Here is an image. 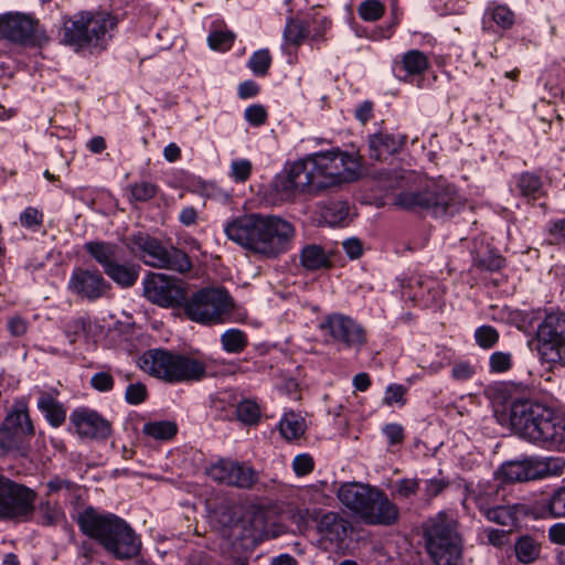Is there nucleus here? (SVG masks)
Segmentation results:
<instances>
[{"label":"nucleus","instance_id":"obj_18","mask_svg":"<svg viewBox=\"0 0 565 565\" xmlns=\"http://www.w3.org/2000/svg\"><path fill=\"white\" fill-rule=\"evenodd\" d=\"M550 463L543 460L527 458L503 463L500 475L509 482H523L541 479L550 472Z\"/></svg>","mask_w":565,"mask_h":565},{"label":"nucleus","instance_id":"obj_36","mask_svg":"<svg viewBox=\"0 0 565 565\" xmlns=\"http://www.w3.org/2000/svg\"><path fill=\"white\" fill-rule=\"evenodd\" d=\"M221 343L226 352L241 353L247 345V337L238 329H230L221 335Z\"/></svg>","mask_w":565,"mask_h":565},{"label":"nucleus","instance_id":"obj_31","mask_svg":"<svg viewBox=\"0 0 565 565\" xmlns=\"http://www.w3.org/2000/svg\"><path fill=\"white\" fill-rule=\"evenodd\" d=\"M401 64L406 72V75L403 77L406 81L407 76L424 73L428 67V58L425 53L418 50H411L403 55Z\"/></svg>","mask_w":565,"mask_h":565},{"label":"nucleus","instance_id":"obj_19","mask_svg":"<svg viewBox=\"0 0 565 565\" xmlns=\"http://www.w3.org/2000/svg\"><path fill=\"white\" fill-rule=\"evenodd\" d=\"M537 337L559 360L565 359V315H548L539 326Z\"/></svg>","mask_w":565,"mask_h":565},{"label":"nucleus","instance_id":"obj_1","mask_svg":"<svg viewBox=\"0 0 565 565\" xmlns=\"http://www.w3.org/2000/svg\"><path fill=\"white\" fill-rule=\"evenodd\" d=\"M359 161L339 150L318 152L291 164L287 175L276 181V190L289 198L295 193L320 191L356 180Z\"/></svg>","mask_w":565,"mask_h":565},{"label":"nucleus","instance_id":"obj_53","mask_svg":"<svg viewBox=\"0 0 565 565\" xmlns=\"http://www.w3.org/2000/svg\"><path fill=\"white\" fill-rule=\"evenodd\" d=\"M156 191V185L147 181L135 183L130 189L132 199L141 202L152 199Z\"/></svg>","mask_w":565,"mask_h":565},{"label":"nucleus","instance_id":"obj_11","mask_svg":"<svg viewBox=\"0 0 565 565\" xmlns=\"http://www.w3.org/2000/svg\"><path fill=\"white\" fill-rule=\"evenodd\" d=\"M0 39L23 46H42L49 40L39 20L22 12L0 15Z\"/></svg>","mask_w":565,"mask_h":565},{"label":"nucleus","instance_id":"obj_25","mask_svg":"<svg viewBox=\"0 0 565 565\" xmlns=\"http://www.w3.org/2000/svg\"><path fill=\"white\" fill-rule=\"evenodd\" d=\"M541 542L529 534L521 535L514 543L515 557L521 564L527 565L536 562L541 557Z\"/></svg>","mask_w":565,"mask_h":565},{"label":"nucleus","instance_id":"obj_40","mask_svg":"<svg viewBox=\"0 0 565 565\" xmlns=\"http://www.w3.org/2000/svg\"><path fill=\"white\" fill-rule=\"evenodd\" d=\"M424 500L430 502L449 487V481L441 477L420 480Z\"/></svg>","mask_w":565,"mask_h":565},{"label":"nucleus","instance_id":"obj_6","mask_svg":"<svg viewBox=\"0 0 565 565\" xmlns=\"http://www.w3.org/2000/svg\"><path fill=\"white\" fill-rule=\"evenodd\" d=\"M395 205L409 211H425L435 217L447 218L459 213L466 201L456 189L446 181L427 183L422 189L401 191L395 198Z\"/></svg>","mask_w":565,"mask_h":565},{"label":"nucleus","instance_id":"obj_39","mask_svg":"<svg viewBox=\"0 0 565 565\" xmlns=\"http://www.w3.org/2000/svg\"><path fill=\"white\" fill-rule=\"evenodd\" d=\"M260 411L258 405L249 399L242 401L236 406V417L246 425L256 424L259 419Z\"/></svg>","mask_w":565,"mask_h":565},{"label":"nucleus","instance_id":"obj_58","mask_svg":"<svg viewBox=\"0 0 565 565\" xmlns=\"http://www.w3.org/2000/svg\"><path fill=\"white\" fill-rule=\"evenodd\" d=\"M20 436L6 427H0V450L7 452L18 447Z\"/></svg>","mask_w":565,"mask_h":565},{"label":"nucleus","instance_id":"obj_10","mask_svg":"<svg viewBox=\"0 0 565 565\" xmlns=\"http://www.w3.org/2000/svg\"><path fill=\"white\" fill-rule=\"evenodd\" d=\"M228 294L221 288H204L183 302L184 312L195 322L210 324L222 321L231 308Z\"/></svg>","mask_w":565,"mask_h":565},{"label":"nucleus","instance_id":"obj_35","mask_svg":"<svg viewBox=\"0 0 565 565\" xmlns=\"http://www.w3.org/2000/svg\"><path fill=\"white\" fill-rule=\"evenodd\" d=\"M177 425L167 420L147 423L142 428L145 435L158 440L172 438L177 434Z\"/></svg>","mask_w":565,"mask_h":565},{"label":"nucleus","instance_id":"obj_33","mask_svg":"<svg viewBox=\"0 0 565 565\" xmlns=\"http://www.w3.org/2000/svg\"><path fill=\"white\" fill-rule=\"evenodd\" d=\"M473 265L487 271H497L504 266V258L486 247L484 250H478L473 256Z\"/></svg>","mask_w":565,"mask_h":565},{"label":"nucleus","instance_id":"obj_2","mask_svg":"<svg viewBox=\"0 0 565 565\" xmlns=\"http://www.w3.org/2000/svg\"><path fill=\"white\" fill-rule=\"evenodd\" d=\"M228 239L244 249L275 258L286 253L295 236L294 225L276 215L249 213L234 217L225 228Z\"/></svg>","mask_w":565,"mask_h":565},{"label":"nucleus","instance_id":"obj_44","mask_svg":"<svg viewBox=\"0 0 565 565\" xmlns=\"http://www.w3.org/2000/svg\"><path fill=\"white\" fill-rule=\"evenodd\" d=\"M271 63V56L268 50H258L250 56L248 61V67L257 76H264Z\"/></svg>","mask_w":565,"mask_h":565},{"label":"nucleus","instance_id":"obj_38","mask_svg":"<svg viewBox=\"0 0 565 565\" xmlns=\"http://www.w3.org/2000/svg\"><path fill=\"white\" fill-rule=\"evenodd\" d=\"M349 215V205L347 202H331L322 212V216L330 225L340 224Z\"/></svg>","mask_w":565,"mask_h":565},{"label":"nucleus","instance_id":"obj_47","mask_svg":"<svg viewBox=\"0 0 565 565\" xmlns=\"http://www.w3.org/2000/svg\"><path fill=\"white\" fill-rule=\"evenodd\" d=\"M359 15L365 21H375L384 13V6L379 0H366L358 8Z\"/></svg>","mask_w":565,"mask_h":565},{"label":"nucleus","instance_id":"obj_3","mask_svg":"<svg viewBox=\"0 0 565 565\" xmlns=\"http://www.w3.org/2000/svg\"><path fill=\"white\" fill-rule=\"evenodd\" d=\"M81 532L95 540L116 559H130L139 555L141 541L124 519L113 513H100L87 507L75 518Z\"/></svg>","mask_w":565,"mask_h":565},{"label":"nucleus","instance_id":"obj_30","mask_svg":"<svg viewBox=\"0 0 565 565\" xmlns=\"http://www.w3.org/2000/svg\"><path fill=\"white\" fill-rule=\"evenodd\" d=\"M481 511L490 522H494L504 526H512L518 520V510L515 505H482Z\"/></svg>","mask_w":565,"mask_h":565},{"label":"nucleus","instance_id":"obj_8","mask_svg":"<svg viewBox=\"0 0 565 565\" xmlns=\"http://www.w3.org/2000/svg\"><path fill=\"white\" fill-rule=\"evenodd\" d=\"M117 19L105 12H81L63 23L62 42L76 51L88 49L102 51L111 38Z\"/></svg>","mask_w":565,"mask_h":565},{"label":"nucleus","instance_id":"obj_9","mask_svg":"<svg viewBox=\"0 0 565 565\" xmlns=\"http://www.w3.org/2000/svg\"><path fill=\"white\" fill-rule=\"evenodd\" d=\"M129 248L143 264L156 267L185 273L191 269L188 255L181 249L164 247L157 238L138 233L131 236Z\"/></svg>","mask_w":565,"mask_h":565},{"label":"nucleus","instance_id":"obj_54","mask_svg":"<svg viewBox=\"0 0 565 565\" xmlns=\"http://www.w3.org/2000/svg\"><path fill=\"white\" fill-rule=\"evenodd\" d=\"M252 172V163L247 159L235 160L231 163V177L236 182H245Z\"/></svg>","mask_w":565,"mask_h":565},{"label":"nucleus","instance_id":"obj_55","mask_svg":"<svg viewBox=\"0 0 565 565\" xmlns=\"http://www.w3.org/2000/svg\"><path fill=\"white\" fill-rule=\"evenodd\" d=\"M244 118L252 126H262L267 119V111L263 105L254 104L244 111Z\"/></svg>","mask_w":565,"mask_h":565},{"label":"nucleus","instance_id":"obj_57","mask_svg":"<svg viewBox=\"0 0 565 565\" xmlns=\"http://www.w3.org/2000/svg\"><path fill=\"white\" fill-rule=\"evenodd\" d=\"M313 466V458L309 454L297 455L292 460V469L299 477L310 473Z\"/></svg>","mask_w":565,"mask_h":565},{"label":"nucleus","instance_id":"obj_62","mask_svg":"<svg viewBox=\"0 0 565 565\" xmlns=\"http://www.w3.org/2000/svg\"><path fill=\"white\" fill-rule=\"evenodd\" d=\"M476 373V370L468 362L456 363L451 369V376L456 381H468Z\"/></svg>","mask_w":565,"mask_h":565},{"label":"nucleus","instance_id":"obj_42","mask_svg":"<svg viewBox=\"0 0 565 565\" xmlns=\"http://www.w3.org/2000/svg\"><path fill=\"white\" fill-rule=\"evenodd\" d=\"M308 35L307 28L298 20L290 19L284 30L285 42L292 45H299Z\"/></svg>","mask_w":565,"mask_h":565},{"label":"nucleus","instance_id":"obj_26","mask_svg":"<svg viewBox=\"0 0 565 565\" xmlns=\"http://www.w3.org/2000/svg\"><path fill=\"white\" fill-rule=\"evenodd\" d=\"M85 250L103 267L104 273L118 260L119 247L114 243L88 242Z\"/></svg>","mask_w":565,"mask_h":565},{"label":"nucleus","instance_id":"obj_34","mask_svg":"<svg viewBox=\"0 0 565 565\" xmlns=\"http://www.w3.org/2000/svg\"><path fill=\"white\" fill-rule=\"evenodd\" d=\"M235 472L232 487L250 489L258 481V473L246 462L235 460Z\"/></svg>","mask_w":565,"mask_h":565},{"label":"nucleus","instance_id":"obj_37","mask_svg":"<svg viewBox=\"0 0 565 565\" xmlns=\"http://www.w3.org/2000/svg\"><path fill=\"white\" fill-rule=\"evenodd\" d=\"M90 330V321L87 318L78 317L65 323L64 334L71 344H74L82 334Z\"/></svg>","mask_w":565,"mask_h":565},{"label":"nucleus","instance_id":"obj_50","mask_svg":"<svg viewBox=\"0 0 565 565\" xmlns=\"http://www.w3.org/2000/svg\"><path fill=\"white\" fill-rule=\"evenodd\" d=\"M420 483V480L405 478L395 482L394 490L398 498L408 499L417 493Z\"/></svg>","mask_w":565,"mask_h":565},{"label":"nucleus","instance_id":"obj_15","mask_svg":"<svg viewBox=\"0 0 565 565\" xmlns=\"http://www.w3.org/2000/svg\"><path fill=\"white\" fill-rule=\"evenodd\" d=\"M320 329L327 331L334 341L349 348H360L366 341L362 326L341 313L327 316L321 322Z\"/></svg>","mask_w":565,"mask_h":565},{"label":"nucleus","instance_id":"obj_28","mask_svg":"<svg viewBox=\"0 0 565 565\" xmlns=\"http://www.w3.org/2000/svg\"><path fill=\"white\" fill-rule=\"evenodd\" d=\"M306 429V419L299 413L292 411L285 413L279 422V431L288 441L302 437Z\"/></svg>","mask_w":565,"mask_h":565},{"label":"nucleus","instance_id":"obj_59","mask_svg":"<svg viewBox=\"0 0 565 565\" xmlns=\"http://www.w3.org/2000/svg\"><path fill=\"white\" fill-rule=\"evenodd\" d=\"M414 179V173L411 171H390L386 172L387 188H399L404 184H409Z\"/></svg>","mask_w":565,"mask_h":565},{"label":"nucleus","instance_id":"obj_45","mask_svg":"<svg viewBox=\"0 0 565 565\" xmlns=\"http://www.w3.org/2000/svg\"><path fill=\"white\" fill-rule=\"evenodd\" d=\"M518 186L521 193L525 196L536 198L541 194L542 182L541 179L533 173H523L520 179Z\"/></svg>","mask_w":565,"mask_h":565},{"label":"nucleus","instance_id":"obj_23","mask_svg":"<svg viewBox=\"0 0 565 565\" xmlns=\"http://www.w3.org/2000/svg\"><path fill=\"white\" fill-rule=\"evenodd\" d=\"M3 425L20 435H34V427L29 416L28 404L24 398L15 399L11 412L7 415Z\"/></svg>","mask_w":565,"mask_h":565},{"label":"nucleus","instance_id":"obj_32","mask_svg":"<svg viewBox=\"0 0 565 565\" xmlns=\"http://www.w3.org/2000/svg\"><path fill=\"white\" fill-rule=\"evenodd\" d=\"M235 468V460L222 458L209 467L207 475L214 481L232 487Z\"/></svg>","mask_w":565,"mask_h":565},{"label":"nucleus","instance_id":"obj_49","mask_svg":"<svg viewBox=\"0 0 565 565\" xmlns=\"http://www.w3.org/2000/svg\"><path fill=\"white\" fill-rule=\"evenodd\" d=\"M489 366L491 373L507 372L512 366V355L508 352H493L489 359Z\"/></svg>","mask_w":565,"mask_h":565},{"label":"nucleus","instance_id":"obj_12","mask_svg":"<svg viewBox=\"0 0 565 565\" xmlns=\"http://www.w3.org/2000/svg\"><path fill=\"white\" fill-rule=\"evenodd\" d=\"M35 493L0 471V519H20L34 510Z\"/></svg>","mask_w":565,"mask_h":565},{"label":"nucleus","instance_id":"obj_48","mask_svg":"<svg viewBox=\"0 0 565 565\" xmlns=\"http://www.w3.org/2000/svg\"><path fill=\"white\" fill-rule=\"evenodd\" d=\"M475 339L479 347L490 349L498 342L499 333L491 326H482L476 330Z\"/></svg>","mask_w":565,"mask_h":565},{"label":"nucleus","instance_id":"obj_16","mask_svg":"<svg viewBox=\"0 0 565 565\" xmlns=\"http://www.w3.org/2000/svg\"><path fill=\"white\" fill-rule=\"evenodd\" d=\"M70 422L82 438L106 439L110 436L111 425L97 412L89 408H76Z\"/></svg>","mask_w":565,"mask_h":565},{"label":"nucleus","instance_id":"obj_14","mask_svg":"<svg viewBox=\"0 0 565 565\" xmlns=\"http://www.w3.org/2000/svg\"><path fill=\"white\" fill-rule=\"evenodd\" d=\"M68 290L88 301L105 297L111 286L97 269L75 268L67 284Z\"/></svg>","mask_w":565,"mask_h":565},{"label":"nucleus","instance_id":"obj_52","mask_svg":"<svg viewBox=\"0 0 565 565\" xmlns=\"http://www.w3.org/2000/svg\"><path fill=\"white\" fill-rule=\"evenodd\" d=\"M147 396V387L140 382L128 385L125 392V399L130 405L141 404L146 401Z\"/></svg>","mask_w":565,"mask_h":565},{"label":"nucleus","instance_id":"obj_29","mask_svg":"<svg viewBox=\"0 0 565 565\" xmlns=\"http://www.w3.org/2000/svg\"><path fill=\"white\" fill-rule=\"evenodd\" d=\"M300 263L308 270H318L331 265L328 254L321 246L316 244H310L302 248Z\"/></svg>","mask_w":565,"mask_h":565},{"label":"nucleus","instance_id":"obj_56","mask_svg":"<svg viewBox=\"0 0 565 565\" xmlns=\"http://www.w3.org/2000/svg\"><path fill=\"white\" fill-rule=\"evenodd\" d=\"M90 386L98 392H109L114 388V377L109 372H97L90 377Z\"/></svg>","mask_w":565,"mask_h":565},{"label":"nucleus","instance_id":"obj_13","mask_svg":"<svg viewBox=\"0 0 565 565\" xmlns=\"http://www.w3.org/2000/svg\"><path fill=\"white\" fill-rule=\"evenodd\" d=\"M143 296L154 305L174 308L183 305L186 290L182 281L164 274L150 273L142 281Z\"/></svg>","mask_w":565,"mask_h":565},{"label":"nucleus","instance_id":"obj_51","mask_svg":"<svg viewBox=\"0 0 565 565\" xmlns=\"http://www.w3.org/2000/svg\"><path fill=\"white\" fill-rule=\"evenodd\" d=\"M548 511L554 518H565V487L557 489L551 497Z\"/></svg>","mask_w":565,"mask_h":565},{"label":"nucleus","instance_id":"obj_60","mask_svg":"<svg viewBox=\"0 0 565 565\" xmlns=\"http://www.w3.org/2000/svg\"><path fill=\"white\" fill-rule=\"evenodd\" d=\"M382 433L387 438L391 446L402 444L404 440V429L399 424H386L382 428Z\"/></svg>","mask_w":565,"mask_h":565},{"label":"nucleus","instance_id":"obj_4","mask_svg":"<svg viewBox=\"0 0 565 565\" xmlns=\"http://www.w3.org/2000/svg\"><path fill=\"white\" fill-rule=\"evenodd\" d=\"M511 429L520 437L548 449H565V419L553 409L527 399L511 404Z\"/></svg>","mask_w":565,"mask_h":565},{"label":"nucleus","instance_id":"obj_41","mask_svg":"<svg viewBox=\"0 0 565 565\" xmlns=\"http://www.w3.org/2000/svg\"><path fill=\"white\" fill-rule=\"evenodd\" d=\"M40 523L45 526H52L60 524L65 515L60 507L51 504L50 502L42 503L40 505Z\"/></svg>","mask_w":565,"mask_h":565},{"label":"nucleus","instance_id":"obj_21","mask_svg":"<svg viewBox=\"0 0 565 565\" xmlns=\"http://www.w3.org/2000/svg\"><path fill=\"white\" fill-rule=\"evenodd\" d=\"M318 531L326 540L342 543L351 532V524L340 514L328 512L320 519Z\"/></svg>","mask_w":565,"mask_h":565},{"label":"nucleus","instance_id":"obj_46","mask_svg":"<svg viewBox=\"0 0 565 565\" xmlns=\"http://www.w3.org/2000/svg\"><path fill=\"white\" fill-rule=\"evenodd\" d=\"M234 39H235V34L233 32L227 31V30H225V31L218 30V31L212 32L209 35L207 42L212 50H217V51L224 52L232 47Z\"/></svg>","mask_w":565,"mask_h":565},{"label":"nucleus","instance_id":"obj_27","mask_svg":"<svg viewBox=\"0 0 565 565\" xmlns=\"http://www.w3.org/2000/svg\"><path fill=\"white\" fill-rule=\"evenodd\" d=\"M139 265L136 264H120L118 260L109 268H106L105 274L122 288L134 286L139 277Z\"/></svg>","mask_w":565,"mask_h":565},{"label":"nucleus","instance_id":"obj_22","mask_svg":"<svg viewBox=\"0 0 565 565\" xmlns=\"http://www.w3.org/2000/svg\"><path fill=\"white\" fill-rule=\"evenodd\" d=\"M405 136L377 132L369 138V153L372 159L381 160L384 156L392 154L403 147Z\"/></svg>","mask_w":565,"mask_h":565},{"label":"nucleus","instance_id":"obj_7","mask_svg":"<svg viewBox=\"0 0 565 565\" xmlns=\"http://www.w3.org/2000/svg\"><path fill=\"white\" fill-rule=\"evenodd\" d=\"M139 366L149 375L168 383L200 381L206 374L202 361L163 349L147 350L139 360Z\"/></svg>","mask_w":565,"mask_h":565},{"label":"nucleus","instance_id":"obj_20","mask_svg":"<svg viewBox=\"0 0 565 565\" xmlns=\"http://www.w3.org/2000/svg\"><path fill=\"white\" fill-rule=\"evenodd\" d=\"M375 489L361 483H344L338 490L340 502L361 519Z\"/></svg>","mask_w":565,"mask_h":565},{"label":"nucleus","instance_id":"obj_43","mask_svg":"<svg viewBox=\"0 0 565 565\" xmlns=\"http://www.w3.org/2000/svg\"><path fill=\"white\" fill-rule=\"evenodd\" d=\"M492 20L501 28L508 29L514 22V13L504 4H490L487 9Z\"/></svg>","mask_w":565,"mask_h":565},{"label":"nucleus","instance_id":"obj_63","mask_svg":"<svg viewBox=\"0 0 565 565\" xmlns=\"http://www.w3.org/2000/svg\"><path fill=\"white\" fill-rule=\"evenodd\" d=\"M405 390L402 385L398 384H392L387 386L385 391L384 396V403L388 406L393 405L394 403L404 404V396Z\"/></svg>","mask_w":565,"mask_h":565},{"label":"nucleus","instance_id":"obj_17","mask_svg":"<svg viewBox=\"0 0 565 565\" xmlns=\"http://www.w3.org/2000/svg\"><path fill=\"white\" fill-rule=\"evenodd\" d=\"M399 511L397 505L381 490H374L364 510L362 520L371 525L390 526L397 522Z\"/></svg>","mask_w":565,"mask_h":565},{"label":"nucleus","instance_id":"obj_5","mask_svg":"<svg viewBox=\"0 0 565 565\" xmlns=\"http://www.w3.org/2000/svg\"><path fill=\"white\" fill-rule=\"evenodd\" d=\"M422 529L425 550L434 565H462L463 539L454 514L439 511Z\"/></svg>","mask_w":565,"mask_h":565},{"label":"nucleus","instance_id":"obj_24","mask_svg":"<svg viewBox=\"0 0 565 565\" xmlns=\"http://www.w3.org/2000/svg\"><path fill=\"white\" fill-rule=\"evenodd\" d=\"M55 395H57V392L53 394L40 391L38 408L53 427H60L66 419V412Z\"/></svg>","mask_w":565,"mask_h":565},{"label":"nucleus","instance_id":"obj_61","mask_svg":"<svg viewBox=\"0 0 565 565\" xmlns=\"http://www.w3.org/2000/svg\"><path fill=\"white\" fill-rule=\"evenodd\" d=\"M484 533L487 535L488 543L495 547H502L509 542V531L499 529H486Z\"/></svg>","mask_w":565,"mask_h":565},{"label":"nucleus","instance_id":"obj_64","mask_svg":"<svg viewBox=\"0 0 565 565\" xmlns=\"http://www.w3.org/2000/svg\"><path fill=\"white\" fill-rule=\"evenodd\" d=\"M342 247L351 259L360 258L363 254V244L359 238L355 237L347 238L343 241Z\"/></svg>","mask_w":565,"mask_h":565}]
</instances>
